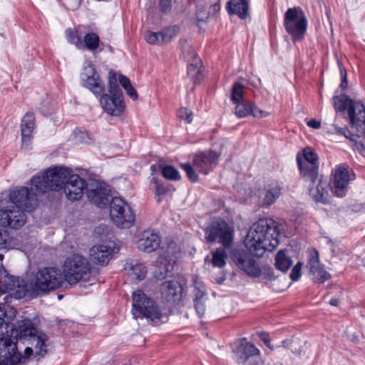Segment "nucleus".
Returning <instances> with one entry per match:
<instances>
[{"label":"nucleus","mask_w":365,"mask_h":365,"mask_svg":"<svg viewBox=\"0 0 365 365\" xmlns=\"http://www.w3.org/2000/svg\"><path fill=\"white\" fill-rule=\"evenodd\" d=\"M192 111L186 108H180L178 111V115L181 119H184L187 123H190L192 120Z\"/></svg>","instance_id":"obj_48"},{"label":"nucleus","mask_w":365,"mask_h":365,"mask_svg":"<svg viewBox=\"0 0 365 365\" xmlns=\"http://www.w3.org/2000/svg\"><path fill=\"white\" fill-rule=\"evenodd\" d=\"M340 66V73H341V83L340 85L341 88L342 89H344L347 87L348 86V81H347V78H346V71L345 69H344L341 65H339Z\"/></svg>","instance_id":"obj_58"},{"label":"nucleus","mask_w":365,"mask_h":365,"mask_svg":"<svg viewBox=\"0 0 365 365\" xmlns=\"http://www.w3.org/2000/svg\"><path fill=\"white\" fill-rule=\"evenodd\" d=\"M277 292L284 291L291 284V282H289V279L287 277H285L284 279H279V277H277Z\"/></svg>","instance_id":"obj_50"},{"label":"nucleus","mask_w":365,"mask_h":365,"mask_svg":"<svg viewBox=\"0 0 365 365\" xmlns=\"http://www.w3.org/2000/svg\"><path fill=\"white\" fill-rule=\"evenodd\" d=\"M231 99L237 103L246 100L244 97V86L241 83H235L232 88Z\"/></svg>","instance_id":"obj_39"},{"label":"nucleus","mask_w":365,"mask_h":365,"mask_svg":"<svg viewBox=\"0 0 365 365\" xmlns=\"http://www.w3.org/2000/svg\"><path fill=\"white\" fill-rule=\"evenodd\" d=\"M31 182H32V179ZM31 185L34 187L36 193L26 187H21L15 188L9 194L12 204L26 212H31L38 205L37 195L42 194L37 191L33 183Z\"/></svg>","instance_id":"obj_13"},{"label":"nucleus","mask_w":365,"mask_h":365,"mask_svg":"<svg viewBox=\"0 0 365 365\" xmlns=\"http://www.w3.org/2000/svg\"><path fill=\"white\" fill-rule=\"evenodd\" d=\"M151 185L155 192V197L156 201L160 203L163 198L168 195H170L175 190V187L169 182H163L155 178H152Z\"/></svg>","instance_id":"obj_29"},{"label":"nucleus","mask_w":365,"mask_h":365,"mask_svg":"<svg viewBox=\"0 0 365 365\" xmlns=\"http://www.w3.org/2000/svg\"><path fill=\"white\" fill-rule=\"evenodd\" d=\"M349 180L348 170L341 166L337 168L334 173L333 185L331 189L337 197H343L346 194Z\"/></svg>","instance_id":"obj_22"},{"label":"nucleus","mask_w":365,"mask_h":365,"mask_svg":"<svg viewBox=\"0 0 365 365\" xmlns=\"http://www.w3.org/2000/svg\"><path fill=\"white\" fill-rule=\"evenodd\" d=\"M125 270L130 277L138 280L144 279L147 272L145 266L135 260L127 262L125 265Z\"/></svg>","instance_id":"obj_34"},{"label":"nucleus","mask_w":365,"mask_h":365,"mask_svg":"<svg viewBox=\"0 0 365 365\" xmlns=\"http://www.w3.org/2000/svg\"><path fill=\"white\" fill-rule=\"evenodd\" d=\"M330 304L332 305V306H338L339 304V300L337 299H331L329 302Z\"/></svg>","instance_id":"obj_63"},{"label":"nucleus","mask_w":365,"mask_h":365,"mask_svg":"<svg viewBox=\"0 0 365 365\" xmlns=\"http://www.w3.org/2000/svg\"><path fill=\"white\" fill-rule=\"evenodd\" d=\"M260 339L264 342V344L270 349L272 350V347L271 346V338L267 332H261L259 334Z\"/></svg>","instance_id":"obj_56"},{"label":"nucleus","mask_w":365,"mask_h":365,"mask_svg":"<svg viewBox=\"0 0 365 365\" xmlns=\"http://www.w3.org/2000/svg\"><path fill=\"white\" fill-rule=\"evenodd\" d=\"M7 292L16 299H22L26 295L28 289L24 279L10 276L4 270L0 274V296Z\"/></svg>","instance_id":"obj_14"},{"label":"nucleus","mask_w":365,"mask_h":365,"mask_svg":"<svg viewBox=\"0 0 365 365\" xmlns=\"http://www.w3.org/2000/svg\"><path fill=\"white\" fill-rule=\"evenodd\" d=\"M163 176L170 180H179L180 175L177 169L172 165H165L162 168Z\"/></svg>","instance_id":"obj_40"},{"label":"nucleus","mask_w":365,"mask_h":365,"mask_svg":"<svg viewBox=\"0 0 365 365\" xmlns=\"http://www.w3.org/2000/svg\"><path fill=\"white\" fill-rule=\"evenodd\" d=\"M16 312V310L10 306L3 303L0 304V330H3L4 324H7L15 317Z\"/></svg>","instance_id":"obj_36"},{"label":"nucleus","mask_w":365,"mask_h":365,"mask_svg":"<svg viewBox=\"0 0 365 365\" xmlns=\"http://www.w3.org/2000/svg\"><path fill=\"white\" fill-rule=\"evenodd\" d=\"M218 159L219 155L214 150L200 152L195 155L193 166L198 172L207 175L217 165Z\"/></svg>","instance_id":"obj_19"},{"label":"nucleus","mask_w":365,"mask_h":365,"mask_svg":"<svg viewBox=\"0 0 365 365\" xmlns=\"http://www.w3.org/2000/svg\"><path fill=\"white\" fill-rule=\"evenodd\" d=\"M26 360L18 351L16 339L0 330V365H22Z\"/></svg>","instance_id":"obj_9"},{"label":"nucleus","mask_w":365,"mask_h":365,"mask_svg":"<svg viewBox=\"0 0 365 365\" xmlns=\"http://www.w3.org/2000/svg\"><path fill=\"white\" fill-rule=\"evenodd\" d=\"M271 230L267 220H259L252 225L244 240L245 246L251 255L261 257L264 254L268 256L272 253V234L269 233Z\"/></svg>","instance_id":"obj_3"},{"label":"nucleus","mask_w":365,"mask_h":365,"mask_svg":"<svg viewBox=\"0 0 365 365\" xmlns=\"http://www.w3.org/2000/svg\"><path fill=\"white\" fill-rule=\"evenodd\" d=\"M307 267L309 268L310 273L314 275L315 282L322 283L331 278V274L321 267L319 255L315 249L309 250Z\"/></svg>","instance_id":"obj_20"},{"label":"nucleus","mask_w":365,"mask_h":365,"mask_svg":"<svg viewBox=\"0 0 365 365\" xmlns=\"http://www.w3.org/2000/svg\"><path fill=\"white\" fill-rule=\"evenodd\" d=\"M160 292L168 302H175L180 300L182 288L177 281H165L161 284Z\"/></svg>","instance_id":"obj_26"},{"label":"nucleus","mask_w":365,"mask_h":365,"mask_svg":"<svg viewBox=\"0 0 365 365\" xmlns=\"http://www.w3.org/2000/svg\"><path fill=\"white\" fill-rule=\"evenodd\" d=\"M205 232L207 242L217 241L225 247H230L232 242V231L228 224L221 218L212 220Z\"/></svg>","instance_id":"obj_11"},{"label":"nucleus","mask_w":365,"mask_h":365,"mask_svg":"<svg viewBox=\"0 0 365 365\" xmlns=\"http://www.w3.org/2000/svg\"><path fill=\"white\" fill-rule=\"evenodd\" d=\"M74 138L76 143L88 144L91 141L87 132L82 130H76L74 132Z\"/></svg>","instance_id":"obj_46"},{"label":"nucleus","mask_w":365,"mask_h":365,"mask_svg":"<svg viewBox=\"0 0 365 365\" xmlns=\"http://www.w3.org/2000/svg\"><path fill=\"white\" fill-rule=\"evenodd\" d=\"M303 266V263L301 262H298L292 269L291 273L289 274V279L292 281H297L302 276V267Z\"/></svg>","instance_id":"obj_47"},{"label":"nucleus","mask_w":365,"mask_h":365,"mask_svg":"<svg viewBox=\"0 0 365 365\" xmlns=\"http://www.w3.org/2000/svg\"><path fill=\"white\" fill-rule=\"evenodd\" d=\"M113 249L106 245H98L90 250V259L94 264L101 266L106 265L111 259Z\"/></svg>","instance_id":"obj_23"},{"label":"nucleus","mask_w":365,"mask_h":365,"mask_svg":"<svg viewBox=\"0 0 365 365\" xmlns=\"http://www.w3.org/2000/svg\"><path fill=\"white\" fill-rule=\"evenodd\" d=\"M307 125L310 128L318 129L321 126V123L319 121H317L314 119H312L307 122Z\"/></svg>","instance_id":"obj_61"},{"label":"nucleus","mask_w":365,"mask_h":365,"mask_svg":"<svg viewBox=\"0 0 365 365\" xmlns=\"http://www.w3.org/2000/svg\"><path fill=\"white\" fill-rule=\"evenodd\" d=\"M108 93H103L100 103L103 109L109 115L118 116L124 110L123 92L118 85L115 75L109 73Z\"/></svg>","instance_id":"obj_7"},{"label":"nucleus","mask_w":365,"mask_h":365,"mask_svg":"<svg viewBox=\"0 0 365 365\" xmlns=\"http://www.w3.org/2000/svg\"><path fill=\"white\" fill-rule=\"evenodd\" d=\"M235 103L236 104L235 114L240 118H244L250 114L255 118H262L264 116L263 111L257 108H252L251 103L247 100Z\"/></svg>","instance_id":"obj_30"},{"label":"nucleus","mask_w":365,"mask_h":365,"mask_svg":"<svg viewBox=\"0 0 365 365\" xmlns=\"http://www.w3.org/2000/svg\"><path fill=\"white\" fill-rule=\"evenodd\" d=\"M273 201H274V192H272V191H268L266 195V197L264 198V203L267 205H270L272 204Z\"/></svg>","instance_id":"obj_60"},{"label":"nucleus","mask_w":365,"mask_h":365,"mask_svg":"<svg viewBox=\"0 0 365 365\" xmlns=\"http://www.w3.org/2000/svg\"><path fill=\"white\" fill-rule=\"evenodd\" d=\"M309 182V193L311 197L316 202L325 203L329 195L327 182L319 178V176L314 183L311 181Z\"/></svg>","instance_id":"obj_24"},{"label":"nucleus","mask_w":365,"mask_h":365,"mask_svg":"<svg viewBox=\"0 0 365 365\" xmlns=\"http://www.w3.org/2000/svg\"><path fill=\"white\" fill-rule=\"evenodd\" d=\"M334 107L336 112L348 110L349 118L351 124V128L354 126L359 128V131L363 133L365 130V107L360 101H354L348 96L341 94L333 97Z\"/></svg>","instance_id":"obj_4"},{"label":"nucleus","mask_w":365,"mask_h":365,"mask_svg":"<svg viewBox=\"0 0 365 365\" xmlns=\"http://www.w3.org/2000/svg\"><path fill=\"white\" fill-rule=\"evenodd\" d=\"M83 47H86L88 50L94 51L99 45V37L95 33H88L83 38Z\"/></svg>","instance_id":"obj_38"},{"label":"nucleus","mask_w":365,"mask_h":365,"mask_svg":"<svg viewBox=\"0 0 365 365\" xmlns=\"http://www.w3.org/2000/svg\"><path fill=\"white\" fill-rule=\"evenodd\" d=\"M180 167L185 171L190 181L195 182L198 180V175L190 163H182Z\"/></svg>","instance_id":"obj_45"},{"label":"nucleus","mask_w":365,"mask_h":365,"mask_svg":"<svg viewBox=\"0 0 365 365\" xmlns=\"http://www.w3.org/2000/svg\"><path fill=\"white\" fill-rule=\"evenodd\" d=\"M35 117L33 113H26L21 123L22 143L25 146L30 144L31 135L34 129Z\"/></svg>","instance_id":"obj_27"},{"label":"nucleus","mask_w":365,"mask_h":365,"mask_svg":"<svg viewBox=\"0 0 365 365\" xmlns=\"http://www.w3.org/2000/svg\"><path fill=\"white\" fill-rule=\"evenodd\" d=\"M110 215L113 223L120 228H129L135 221V215L129 205L118 197L110 200Z\"/></svg>","instance_id":"obj_10"},{"label":"nucleus","mask_w":365,"mask_h":365,"mask_svg":"<svg viewBox=\"0 0 365 365\" xmlns=\"http://www.w3.org/2000/svg\"><path fill=\"white\" fill-rule=\"evenodd\" d=\"M118 81L125 90L131 86L129 78H128L125 76L119 75Z\"/></svg>","instance_id":"obj_57"},{"label":"nucleus","mask_w":365,"mask_h":365,"mask_svg":"<svg viewBox=\"0 0 365 365\" xmlns=\"http://www.w3.org/2000/svg\"><path fill=\"white\" fill-rule=\"evenodd\" d=\"M307 18L300 7L288 9L285 13L284 26L294 40L300 39L307 30Z\"/></svg>","instance_id":"obj_12"},{"label":"nucleus","mask_w":365,"mask_h":365,"mask_svg":"<svg viewBox=\"0 0 365 365\" xmlns=\"http://www.w3.org/2000/svg\"><path fill=\"white\" fill-rule=\"evenodd\" d=\"M243 343H241V346L237 348L236 351V360L239 364H244L247 359V356L244 354L242 349Z\"/></svg>","instance_id":"obj_52"},{"label":"nucleus","mask_w":365,"mask_h":365,"mask_svg":"<svg viewBox=\"0 0 365 365\" xmlns=\"http://www.w3.org/2000/svg\"><path fill=\"white\" fill-rule=\"evenodd\" d=\"M63 281L65 280L60 269L44 267L38 270L31 282V287L36 293H44L58 288Z\"/></svg>","instance_id":"obj_8"},{"label":"nucleus","mask_w":365,"mask_h":365,"mask_svg":"<svg viewBox=\"0 0 365 365\" xmlns=\"http://www.w3.org/2000/svg\"><path fill=\"white\" fill-rule=\"evenodd\" d=\"M336 131L337 133L344 134L346 138H350V140L354 142V145L356 148L361 153V154L365 157V135L364 132L361 133L359 131V128H356V126H354V128L351 129L353 132L351 133V136L346 135V133H344V131L341 128H336ZM365 131V130H364Z\"/></svg>","instance_id":"obj_32"},{"label":"nucleus","mask_w":365,"mask_h":365,"mask_svg":"<svg viewBox=\"0 0 365 365\" xmlns=\"http://www.w3.org/2000/svg\"><path fill=\"white\" fill-rule=\"evenodd\" d=\"M32 183L40 193L57 191L63 187L66 195L71 200H80L88 186L84 179L65 167L51 168L41 175H36L32 178Z\"/></svg>","instance_id":"obj_1"},{"label":"nucleus","mask_w":365,"mask_h":365,"mask_svg":"<svg viewBox=\"0 0 365 365\" xmlns=\"http://www.w3.org/2000/svg\"><path fill=\"white\" fill-rule=\"evenodd\" d=\"M110 189L103 182H93L86 190V195L90 202L98 207H103L110 202Z\"/></svg>","instance_id":"obj_18"},{"label":"nucleus","mask_w":365,"mask_h":365,"mask_svg":"<svg viewBox=\"0 0 365 365\" xmlns=\"http://www.w3.org/2000/svg\"><path fill=\"white\" fill-rule=\"evenodd\" d=\"M90 275L91 265L85 257L73 255L66 259L63 277L69 284H76L81 280L87 281Z\"/></svg>","instance_id":"obj_6"},{"label":"nucleus","mask_w":365,"mask_h":365,"mask_svg":"<svg viewBox=\"0 0 365 365\" xmlns=\"http://www.w3.org/2000/svg\"><path fill=\"white\" fill-rule=\"evenodd\" d=\"M231 257L233 262L250 276L258 277L261 274L262 270L256 261L245 250L234 249L231 252Z\"/></svg>","instance_id":"obj_17"},{"label":"nucleus","mask_w":365,"mask_h":365,"mask_svg":"<svg viewBox=\"0 0 365 365\" xmlns=\"http://www.w3.org/2000/svg\"><path fill=\"white\" fill-rule=\"evenodd\" d=\"M173 0H159V9L161 12L167 14L170 11Z\"/></svg>","instance_id":"obj_51"},{"label":"nucleus","mask_w":365,"mask_h":365,"mask_svg":"<svg viewBox=\"0 0 365 365\" xmlns=\"http://www.w3.org/2000/svg\"><path fill=\"white\" fill-rule=\"evenodd\" d=\"M230 14H237L240 19H245L248 16L249 0L231 1L227 6Z\"/></svg>","instance_id":"obj_33"},{"label":"nucleus","mask_w":365,"mask_h":365,"mask_svg":"<svg viewBox=\"0 0 365 365\" xmlns=\"http://www.w3.org/2000/svg\"><path fill=\"white\" fill-rule=\"evenodd\" d=\"M127 94L133 99L136 100L138 98V93L135 89L132 86V85L125 89Z\"/></svg>","instance_id":"obj_59"},{"label":"nucleus","mask_w":365,"mask_h":365,"mask_svg":"<svg viewBox=\"0 0 365 365\" xmlns=\"http://www.w3.org/2000/svg\"><path fill=\"white\" fill-rule=\"evenodd\" d=\"M6 232L3 233L1 230H0V247L5 245L6 241Z\"/></svg>","instance_id":"obj_62"},{"label":"nucleus","mask_w":365,"mask_h":365,"mask_svg":"<svg viewBox=\"0 0 365 365\" xmlns=\"http://www.w3.org/2000/svg\"><path fill=\"white\" fill-rule=\"evenodd\" d=\"M288 225L284 219H278L275 221V233L278 236L286 237L287 235Z\"/></svg>","instance_id":"obj_43"},{"label":"nucleus","mask_w":365,"mask_h":365,"mask_svg":"<svg viewBox=\"0 0 365 365\" xmlns=\"http://www.w3.org/2000/svg\"><path fill=\"white\" fill-rule=\"evenodd\" d=\"M242 349L244 354L249 358L251 356L257 355L259 350L253 345L249 343L243 344Z\"/></svg>","instance_id":"obj_49"},{"label":"nucleus","mask_w":365,"mask_h":365,"mask_svg":"<svg viewBox=\"0 0 365 365\" xmlns=\"http://www.w3.org/2000/svg\"><path fill=\"white\" fill-rule=\"evenodd\" d=\"M66 35L68 41L73 44H75L77 48H83V43L81 41V38L78 36L76 31L73 29H67L66 31Z\"/></svg>","instance_id":"obj_42"},{"label":"nucleus","mask_w":365,"mask_h":365,"mask_svg":"<svg viewBox=\"0 0 365 365\" xmlns=\"http://www.w3.org/2000/svg\"><path fill=\"white\" fill-rule=\"evenodd\" d=\"M179 31L177 26L165 28L160 32L147 31L144 34L145 41L150 44H163L170 41Z\"/></svg>","instance_id":"obj_21"},{"label":"nucleus","mask_w":365,"mask_h":365,"mask_svg":"<svg viewBox=\"0 0 365 365\" xmlns=\"http://www.w3.org/2000/svg\"><path fill=\"white\" fill-rule=\"evenodd\" d=\"M304 160H302L299 156L297 158L301 175L304 180L314 183L317 179L319 173L317 164V155L311 148H306L304 150Z\"/></svg>","instance_id":"obj_15"},{"label":"nucleus","mask_w":365,"mask_h":365,"mask_svg":"<svg viewBox=\"0 0 365 365\" xmlns=\"http://www.w3.org/2000/svg\"><path fill=\"white\" fill-rule=\"evenodd\" d=\"M82 84L83 86L88 88L97 97L101 96L105 91L104 84L98 74L88 78Z\"/></svg>","instance_id":"obj_35"},{"label":"nucleus","mask_w":365,"mask_h":365,"mask_svg":"<svg viewBox=\"0 0 365 365\" xmlns=\"http://www.w3.org/2000/svg\"><path fill=\"white\" fill-rule=\"evenodd\" d=\"M26 221L24 210L11 205L0 210V224L14 229L21 227Z\"/></svg>","instance_id":"obj_16"},{"label":"nucleus","mask_w":365,"mask_h":365,"mask_svg":"<svg viewBox=\"0 0 365 365\" xmlns=\"http://www.w3.org/2000/svg\"><path fill=\"white\" fill-rule=\"evenodd\" d=\"M194 294H195V302L197 301H203V297L205 295V289L199 288L195 287L194 289Z\"/></svg>","instance_id":"obj_55"},{"label":"nucleus","mask_w":365,"mask_h":365,"mask_svg":"<svg viewBox=\"0 0 365 365\" xmlns=\"http://www.w3.org/2000/svg\"><path fill=\"white\" fill-rule=\"evenodd\" d=\"M12 333L15 334L14 339L16 341L19 339L22 343L27 342L31 346L24 349L26 358L34 354L35 357L40 359L48 352L49 338L45 333L37 330L31 319L18 321L12 329Z\"/></svg>","instance_id":"obj_2"},{"label":"nucleus","mask_w":365,"mask_h":365,"mask_svg":"<svg viewBox=\"0 0 365 365\" xmlns=\"http://www.w3.org/2000/svg\"><path fill=\"white\" fill-rule=\"evenodd\" d=\"M292 252L291 247L279 250L275 255V268L282 272H287L293 263L291 256Z\"/></svg>","instance_id":"obj_28"},{"label":"nucleus","mask_w":365,"mask_h":365,"mask_svg":"<svg viewBox=\"0 0 365 365\" xmlns=\"http://www.w3.org/2000/svg\"><path fill=\"white\" fill-rule=\"evenodd\" d=\"M98 74L94 68V67L90 63H86L83 72L81 74V79L82 83H84L88 78L95 76V75Z\"/></svg>","instance_id":"obj_44"},{"label":"nucleus","mask_w":365,"mask_h":365,"mask_svg":"<svg viewBox=\"0 0 365 365\" xmlns=\"http://www.w3.org/2000/svg\"><path fill=\"white\" fill-rule=\"evenodd\" d=\"M160 237L157 233L152 231H145L138 240V247L139 250L150 253L160 247Z\"/></svg>","instance_id":"obj_25"},{"label":"nucleus","mask_w":365,"mask_h":365,"mask_svg":"<svg viewBox=\"0 0 365 365\" xmlns=\"http://www.w3.org/2000/svg\"><path fill=\"white\" fill-rule=\"evenodd\" d=\"M187 52L190 53V56H186L188 61H191L187 68V74L196 81H199L201 76V66L202 62L197 58L196 52L190 47H187Z\"/></svg>","instance_id":"obj_31"},{"label":"nucleus","mask_w":365,"mask_h":365,"mask_svg":"<svg viewBox=\"0 0 365 365\" xmlns=\"http://www.w3.org/2000/svg\"><path fill=\"white\" fill-rule=\"evenodd\" d=\"M195 308L200 317L204 315L205 312V305L204 301L195 302Z\"/></svg>","instance_id":"obj_53"},{"label":"nucleus","mask_w":365,"mask_h":365,"mask_svg":"<svg viewBox=\"0 0 365 365\" xmlns=\"http://www.w3.org/2000/svg\"><path fill=\"white\" fill-rule=\"evenodd\" d=\"M132 312L134 318H145L153 323H157L163 317L158 304L140 289L133 292Z\"/></svg>","instance_id":"obj_5"},{"label":"nucleus","mask_w":365,"mask_h":365,"mask_svg":"<svg viewBox=\"0 0 365 365\" xmlns=\"http://www.w3.org/2000/svg\"><path fill=\"white\" fill-rule=\"evenodd\" d=\"M283 346L289 347L292 353L299 354L302 351V345L304 342L299 339H287L282 342Z\"/></svg>","instance_id":"obj_41"},{"label":"nucleus","mask_w":365,"mask_h":365,"mask_svg":"<svg viewBox=\"0 0 365 365\" xmlns=\"http://www.w3.org/2000/svg\"><path fill=\"white\" fill-rule=\"evenodd\" d=\"M197 19H198V21H203L204 18H205V19H206V18H207V14H205V16H202L200 17V12H199V11H197Z\"/></svg>","instance_id":"obj_64"},{"label":"nucleus","mask_w":365,"mask_h":365,"mask_svg":"<svg viewBox=\"0 0 365 365\" xmlns=\"http://www.w3.org/2000/svg\"><path fill=\"white\" fill-rule=\"evenodd\" d=\"M81 2V0H64L63 4L70 10H76L78 8Z\"/></svg>","instance_id":"obj_54"},{"label":"nucleus","mask_w":365,"mask_h":365,"mask_svg":"<svg viewBox=\"0 0 365 365\" xmlns=\"http://www.w3.org/2000/svg\"><path fill=\"white\" fill-rule=\"evenodd\" d=\"M227 254L224 249L218 248L212 253V264L214 267L222 268L225 265Z\"/></svg>","instance_id":"obj_37"}]
</instances>
